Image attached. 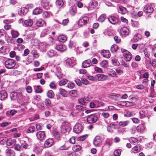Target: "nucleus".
I'll return each instance as SVG.
<instances>
[{
	"instance_id": "46",
	"label": "nucleus",
	"mask_w": 156,
	"mask_h": 156,
	"mask_svg": "<svg viewBox=\"0 0 156 156\" xmlns=\"http://www.w3.org/2000/svg\"><path fill=\"white\" fill-rule=\"evenodd\" d=\"M135 113L134 112H128L125 114L124 116L126 117H130L135 115Z\"/></svg>"
},
{
	"instance_id": "58",
	"label": "nucleus",
	"mask_w": 156,
	"mask_h": 156,
	"mask_svg": "<svg viewBox=\"0 0 156 156\" xmlns=\"http://www.w3.org/2000/svg\"><path fill=\"white\" fill-rule=\"evenodd\" d=\"M67 80H62L59 82V85L60 86L64 85L67 83Z\"/></svg>"
},
{
	"instance_id": "60",
	"label": "nucleus",
	"mask_w": 156,
	"mask_h": 156,
	"mask_svg": "<svg viewBox=\"0 0 156 156\" xmlns=\"http://www.w3.org/2000/svg\"><path fill=\"white\" fill-rule=\"evenodd\" d=\"M38 46L39 48L43 50H44L45 48L46 47L45 45L43 43H40L39 44Z\"/></svg>"
},
{
	"instance_id": "9",
	"label": "nucleus",
	"mask_w": 156,
	"mask_h": 156,
	"mask_svg": "<svg viewBox=\"0 0 156 156\" xmlns=\"http://www.w3.org/2000/svg\"><path fill=\"white\" fill-rule=\"evenodd\" d=\"M55 49L60 52H63L66 49V46L63 44H58L56 45L54 47Z\"/></svg>"
},
{
	"instance_id": "21",
	"label": "nucleus",
	"mask_w": 156,
	"mask_h": 156,
	"mask_svg": "<svg viewBox=\"0 0 156 156\" xmlns=\"http://www.w3.org/2000/svg\"><path fill=\"white\" fill-rule=\"evenodd\" d=\"M140 145H137L132 148L131 150V152L133 153H138L140 151Z\"/></svg>"
},
{
	"instance_id": "41",
	"label": "nucleus",
	"mask_w": 156,
	"mask_h": 156,
	"mask_svg": "<svg viewBox=\"0 0 156 156\" xmlns=\"http://www.w3.org/2000/svg\"><path fill=\"white\" fill-rule=\"evenodd\" d=\"M136 131V127L135 126L131 127L129 130V133L133 134H134Z\"/></svg>"
},
{
	"instance_id": "17",
	"label": "nucleus",
	"mask_w": 156,
	"mask_h": 156,
	"mask_svg": "<svg viewBox=\"0 0 156 156\" xmlns=\"http://www.w3.org/2000/svg\"><path fill=\"white\" fill-rule=\"evenodd\" d=\"M92 63L91 60L88 59L84 61L82 63V66L83 68H87L90 66Z\"/></svg>"
},
{
	"instance_id": "5",
	"label": "nucleus",
	"mask_w": 156,
	"mask_h": 156,
	"mask_svg": "<svg viewBox=\"0 0 156 156\" xmlns=\"http://www.w3.org/2000/svg\"><path fill=\"white\" fill-rule=\"evenodd\" d=\"M83 130V127L81 124L80 123L76 124L74 127L73 131L76 133H81Z\"/></svg>"
},
{
	"instance_id": "29",
	"label": "nucleus",
	"mask_w": 156,
	"mask_h": 156,
	"mask_svg": "<svg viewBox=\"0 0 156 156\" xmlns=\"http://www.w3.org/2000/svg\"><path fill=\"white\" fill-rule=\"evenodd\" d=\"M65 62L66 65L67 66L72 67L73 66L72 61L71 58H67L65 60Z\"/></svg>"
},
{
	"instance_id": "8",
	"label": "nucleus",
	"mask_w": 156,
	"mask_h": 156,
	"mask_svg": "<svg viewBox=\"0 0 156 156\" xmlns=\"http://www.w3.org/2000/svg\"><path fill=\"white\" fill-rule=\"evenodd\" d=\"M88 20L89 19L87 17L84 16L79 20L78 22V24L80 26L85 25L87 24Z\"/></svg>"
},
{
	"instance_id": "18",
	"label": "nucleus",
	"mask_w": 156,
	"mask_h": 156,
	"mask_svg": "<svg viewBox=\"0 0 156 156\" xmlns=\"http://www.w3.org/2000/svg\"><path fill=\"white\" fill-rule=\"evenodd\" d=\"M136 128L137 131L138 133H141L145 129V127L142 124L139 125Z\"/></svg>"
},
{
	"instance_id": "12",
	"label": "nucleus",
	"mask_w": 156,
	"mask_h": 156,
	"mask_svg": "<svg viewBox=\"0 0 156 156\" xmlns=\"http://www.w3.org/2000/svg\"><path fill=\"white\" fill-rule=\"evenodd\" d=\"M109 22L112 24L117 23L119 21L118 18L114 16H111L108 18Z\"/></svg>"
},
{
	"instance_id": "63",
	"label": "nucleus",
	"mask_w": 156,
	"mask_h": 156,
	"mask_svg": "<svg viewBox=\"0 0 156 156\" xmlns=\"http://www.w3.org/2000/svg\"><path fill=\"white\" fill-rule=\"evenodd\" d=\"M15 150L17 151H20L21 148V146L19 144H16L14 147Z\"/></svg>"
},
{
	"instance_id": "35",
	"label": "nucleus",
	"mask_w": 156,
	"mask_h": 156,
	"mask_svg": "<svg viewBox=\"0 0 156 156\" xmlns=\"http://www.w3.org/2000/svg\"><path fill=\"white\" fill-rule=\"evenodd\" d=\"M42 12V9L38 8L35 9L33 11V13L35 15H38L41 13Z\"/></svg>"
},
{
	"instance_id": "42",
	"label": "nucleus",
	"mask_w": 156,
	"mask_h": 156,
	"mask_svg": "<svg viewBox=\"0 0 156 156\" xmlns=\"http://www.w3.org/2000/svg\"><path fill=\"white\" fill-rule=\"evenodd\" d=\"M106 18V16L105 14H102L99 17L98 20L100 22H102L104 21Z\"/></svg>"
},
{
	"instance_id": "16",
	"label": "nucleus",
	"mask_w": 156,
	"mask_h": 156,
	"mask_svg": "<svg viewBox=\"0 0 156 156\" xmlns=\"http://www.w3.org/2000/svg\"><path fill=\"white\" fill-rule=\"evenodd\" d=\"M5 154L6 156H15V153L12 150L7 149L5 151Z\"/></svg>"
},
{
	"instance_id": "22",
	"label": "nucleus",
	"mask_w": 156,
	"mask_h": 156,
	"mask_svg": "<svg viewBox=\"0 0 156 156\" xmlns=\"http://www.w3.org/2000/svg\"><path fill=\"white\" fill-rule=\"evenodd\" d=\"M120 32L122 34L128 35L129 34V30L127 27H124L121 28L120 30Z\"/></svg>"
},
{
	"instance_id": "49",
	"label": "nucleus",
	"mask_w": 156,
	"mask_h": 156,
	"mask_svg": "<svg viewBox=\"0 0 156 156\" xmlns=\"http://www.w3.org/2000/svg\"><path fill=\"white\" fill-rule=\"evenodd\" d=\"M48 97L50 98H52L54 96V94L52 90L48 91L47 93Z\"/></svg>"
},
{
	"instance_id": "34",
	"label": "nucleus",
	"mask_w": 156,
	"mask_h": 156,
	"mask_svg": "<svg viewBox=\"0 0 156 156\" xmlns=\"http://www.w3.org/2000/svg\"><path fill=\"white\" fill-rule=\"evenodd\" d=\"M129 140L131 143L134 144V145L138 143V141L135 137H131L129 138Z\"/></svg>"
},
{
	"instance_id": "3",
	"label": "nucleus",
	"mask_w": 156,
	"mask_h": 156,
	"mask_svg": "<svg viewBox=\"0 0 156 156\" xmlns=\"http://www.w3.org/2000/svg\"><path fill=\"white\" fill-rule=\"evenodd\" d=\"M121 50V52L123 53L125 60L126 61L129 62L132 58V56L131 53L124 48H122Z\"/></svg>"
},
{
	"instance_id": "19",
	"label": "nucleus",
	"mask_w": 156,
	"mask_h": 156,
	"mask_svg": "<svg viewBox=\"0 0 156 156\" xmlns=\"http://www.w3.org/2000/svg\"><path fill=\"white\" fill-rule=\"evenodd\" d=\"M101 55L104 57L109 58L110 57V54L108 50H103L101 51Z\"/></svg>"
},
{
	"instance_id": "14",
	"label": "nucleus",
	"mask_w": 156,
	"mask_h": 156,
	"mask_svg": "<svg viewBox=\"0 0 156 156\" xmlns=\"http://www.w3.org/2000/svg\"><path fill=\"white\" fill-rule=\"evenodd\" d=\"M53 142L54 141L52 139H48L45 141L44 143V146L46 147H50L52 145Z\"/></svg>"
},
{
	"instance_id": "1",
	"label": "nucleus",
	"mask_w": 156,
	"mask_h": 156,
	"mask_svg": "<svg viewBox=\"0 0 156 156\" xmlns=\"http://www.w3.org/2000/svg\"><path fill=\"white\" fill-rule=\"evenodd\" d=\"M5 67L8 69H14L16 66V62L15 60L12 59H8L5 62Z\"/></svg>"
},
{
	"instance_id": "4",
	"label": "nucleus",
	"mask_w": 156,
	"mask_h": 156,
	"mask_svg": "<svg viewBox=\"0 0 156 156\" xmlns=\"http://www.w3.org/2000/svg\"><path fill=\"white\" fill-rule=\"evenodd\" d=\"M98 119L97 115L95 114H93L88 117L87 121L90 123H93L97 121Z\"/></svg>"
},
{
	"instance_id": "32",
	"label": "nucleus",
	"mask_w": 156,
	"mask_h": 156,
	"mask_svg": "<svg viewBox=\"0 0 156 156\" xmlns=\"http://www.w3.org/2000/svg\"><path fill=\"white\" fill-rule=\"evenodd\" d=\"M56 52L53 49H51L47 52V54L50 57H51L56 55Z\"/></svg>"
},
{
	"instance_id": "47",
	"label": "nucleus",
	"mask_w": 156,
	"mask_h": 156,
	"mask_svg": "<svg viewBox=\"0 0 156 156\" xmlns=\"http://www.w3.org/2000/svg\"><path fill=\"white\" fill-rule=\"evenodd\" d=\"M129 123V122L128 121H126L124 122H120L119 123V125L120 126L125 127L127 126Z\"/></svg>"
},
{
	"instance_id": "27",
	"label": "nucleus",
	"mask_w": 156,
	"mask_h": 156,
	"mask_svg": "<svg viewBox=\"0 0 156 156\" xmlns=\"http://www.w3.org/2000/svg\"><path fill=\"white\" fill-rule=\"evenodd\" d=\"M33 21L31 19L26 20L24 22V25L25 26L27 27H30L33 24Z\"/></svg>"
},
{
	"instance_id": "33",
	"label": "nucleus",
	"mask_w": 156,
	"mask_h": 156,
	"mask_svg": "<svg viewBox=\"0 0 156 156\" xmlns=\"http://www.w3.org/2000/svg\"><path fill=\"white\" fill-rule=\"evenodd\" d=\"M120 96L119 94H112L109 95L108 97L109 98L114 100H116L117 98Z\"/></svg>"
},
{
	"instance_id": "51",
	"label": "nucleus",
	"mask_w": 156,
	"mask_h": 156,
	"mask_svg": "<svg viewBox=\"0 0 156 156\" xmlns=\"http://www.w3.org/2000/svg\"><path fill=\"white\" fill-rule=\"evenodd\" d=\"M118 49V46L116 45H113L111 48V50L113 53L116 52Z\"/></svg>"
},
{
	"instance_id": "50",
	"label": "nucleus",
	"mask_w": 156,
	"mask_h": 156,
	"mask_svg": "<svg viewBox=\"0 0 156 156\" xmlns=\"http://www.w3.org/2000/svg\"><path fill=\"white\" fill-rule=\"evenodd\" d=\"M119 9L120 12L122 14H124L127 12L126 8L122 6H119Z\"/></svg>"
},
{
	"instance_id": "28",
	"label": "nucleus",
	"mask_w": 156,
	"mask_h": 156,
	"mask_svg": "<svg viewBox=\"0 0 156 156\" xmlns=\"http://www.w3.org/2000/svg\"><path fill=\"white\" fill-rule=\"evenodd\" d=\"M108 73L109 75L111 76L117 77L116 72L112 69H110L108 70Z\"/></svg>"
},
{
	"instance_id": "30",
	"label": "nucleus",
	"mask_w": 156,
	"mask_h": 156,
	"mask_svg": "<svg viewBox=\"0 0 156 156\" xmlns=\"http://www.w3.org/2000/svg\"><path fill=\"white\" fill-rule=\"evenodd\" d=\"M10 96L11 100L14 101L17 98L18 94L16 92H14L11 93Z\"/></svg>"
},
{
	"instance_id": "54",
	"label": "nucleus",
	"mask_w": 156,
	"mask_h": 156,
	"mask_svg": "<svg viewBox=\"0 0 156 156\" xmlns=\"http://www.w3.org/2000/svg\"><path fill=\"white\" fill-rule=\"evenodd\" d=\"M121 150L118 149L115 150L114 152V154L115 156H119L121 154Z\"/></svg>"
},
{
	"instance_id": "38",
	"label": "nucleus",
	"mask_w": 156,
	"mask_h": 156,
	"mask_svg": "<svg viewBox=\"0 0 156 156\" xmlns=\"http://www.w3.org/2000/svg\"><path fill=\"white\" fill-rule=\"evenodd\" d=\"M100 64L101 67L104 68H106L107 67L108 64L107 61L103 60L100 62Z\"/></svg>"
},
{
	"instance_id": "37",
	"label": "nucleus",
	"mask_w": 156,
	"mask_h": 156,
	"mask_svg": "<svg viewBox=\"0 0 156 156\" xmlns=\"http://www.w3.org/2000/svg\"><path fill=\"white\" fill-rule=\"evenodd\" d=\"M112 64L115 66H119L120 65L119 62L117 59L114 58L112 59Z\"/></svg>"
},
{
	"instance_id": "52",
	"label": "nucleus",
	"mask_w": 156,
	"mask_h": 156,
	"mask_svg": "<svg viewBox=\"0 0 156 156\" xmlns=\"http://www.w3.org/2000/svg\"><path fill=\"white\" fill-rule=\"evenodd\" d=\"M20 146H21V149L23 148L26 149L27 148L28 145L25 141H22Z\"/></svg>"
},
{
	"instance_id": "7",
	"label": "nucleus",
	"mask_w": 156,
	"mask_h": 156,
	"mask_svg": "<svg viewBox=\"0 0 156 156\" xmlns=\"http://www.w3.org/2000/svg\"><path fill=\"white\" fill-rule=\"evenodd\" d=\"M96 79L99 81H104L108 79V76L106 75L98 74L95 75Z\"/></svg>"
},
{
	"instance_id": "39",
	"label": "nucleus",
	"mask_w": 156,
	"mask_h": 156,
	"mask_svg": "<svg viewBox=\"0 0 156 156\" xmlns=\"http://www.w3.org/2000/svg\"><path fill=\"white\" fill-rule=\"evenodd\" d=\"M53 134L55 138L56 139L59 140L61 136L59 132L55 130L53 132Z\"/></svg>"
},
{
	"instance_id": "25",
	"label": "nucleus",
	"mask_w": 156,
	"mask_h": 156,
	"mask_svg": "<svg viewBox=\"0 0 156 156\" xmlns=\"http://www.w3.org/2000/svg\"><path fill=\"white\" fill-rule=\"evenodd\" d=\"M36 24L37 26L41 27L45 25V22L43 20L39 19L37 21Z\"/></svg>"
},
{
	"instance_id": "26",
	"label": "nucleus",
	"mask_w": 156,
	"mask_h": 156,
	"mask_svg": "<svg viewBox=\"0 0 156 156\" xmlns=\"http://www.w3.org/2000/svg\"><path fill=\"white\" fill-rule=\"evenodd\" d=\"M82 148L80 146L78 145H74L73 146L72 150L74 151L77 152L80 151Z\"/></svg>"
},
{
	"instance_id": "44",
	"label": "nucleus",
	"mask_w": 156,
	"mask_h": 156,
	"mask_svg": "<svg viewBox=\"0 0 156 156\" xmlns=\"http://www.w3.org/2000/svg\"><path fill=\"white\" fill-rule=\"evenodd\" d=\"M31 53L35 58H38L39 55V54L37 52V50H32Z\"/></svg>"
},
{
	"instance_id": "45",
	"label": "nucleus",
	"mask_w": 156,
	"mask_h": 156,
	"mask_svg": "<svg viewBox=\"0 0 156 156\" xmlns=\"http://www.w3.org/2000/svg\"><path fill=\"white\" fill-rule=\"evenodd\" d=\"M11 33L12 36L13 38L17 37L19 34L18 32L15 30H12Z\"/></svg>"
},
{
	"instance_id": "24",
	"label": "nucleus",
	"mask_w": 156,
	"mask_h": 156,
	"mask_svg": "<svg viewBox=\"0 0 156 156\" xmlns=\"http://www.w3.org/2000/svg\"><path fill=\"white\" fill-rule=\"evenodd\" d=\"M98 5V2L95 0H93L89 4L90 9H93L97 7Z\"/></svg>"
},
{
	"instance_id": "55",
	"label": "nucleus",
	"mask_w": 156,
	"mask_h": 156,
	"mask_svg": "<svg viewBox=\"0 0 156 156\" xmlns=\"http://www.w3.org/2000/svg\"><path fill=\"white\" fill-rule=\"evenodd\" d=\"M35 129V127L31 126L29 127L27 130V133H32L34 132Z\"/></svg>"
},
{
	"instance_id": "64",
	"label": "nucleus",
	"mask_w": 156,
	"mask_h": 156,
	"mask_svg": "<svg viewBox=\"0 0 156 156\" xmlns=\"http://www.w3.org/2000/svg\"><path fill=\"white\" fill-rule=\"evenodd\" d=\"M116 73L119 75H121L123 73V72L119 68H117L115 69Z\"/></svg>"
},
{
	"instance_id": "36",
	"label": "nucleus",
	"mask_w": 156,
	"mask_h": 156,
	"mask_svg": "<svg viewBox=\"0 0 156 156\" xmlns=\"http://www.w3.org/2000/svg\"><path fill=\"white\" fill-rule=\"evenodd\" d=\"M59 92L62 96L64 97L67 96V92L64 89H59Z\"/></svg>"
},
{
	"instance_id": "61",
	"label": "nucleus",
	"mask_w": 156,
	"mask_h": 156,
	"mask_svg": "<svg viewBox=\"0 0 156 156\" xmlns=\"http://www.w3.org/2000/svg\"><path fill=\"white\" fill-rule=\"evenodd\" d=\"M45 103L47 106H49L51 105V101L49 99H46L45 101Z\"/></svg>"
},
{
	"instance_id": "23",
	"label": "nucleus",
	"mask_w": 156,
	"mask_h": 156,
	"mask_svg": "<svg viewBox=\"0 0 156 156\" xmlns=\"http://www.w3.org/2000/svg\"><path fill=\"white\" fill-rule=\"evenodd\" d=\"M69 12L72 16H74L76 12V7L75 6L71 7L69 8Z\"/></svg>"
},
{
	"instance_id": "57",
	"label": "nucleus",
	"mask_w": 156,
	"mask_h": 156,
	"mask_svg": "<svg viewBox=\"0 0 156 156\" xmlns=\"http://www.w3.org/2000/svg\"><path fill=\"white\" fill-rule=\"evenodd\" d=\"M35 91L36 93H41L42 92L41 87L40 86H37L35 89Z\"/></svg>"
},
{
	"instance_id": "20",
	"label": "nucleus",
	"mask_w": 156,
	"mask_h": 156,
	"mask_svg": "<svg viewBox=\"0 0 156 156\" xmlns=\"http://www.w3.org/2000/svg\"><path fill=\"white\" fill-rule=\"evenodd\" d=\"M7 96L6 92L5 90H1L0 91V100H3L5 99Z\"/></svg>"
},
{
	"instance_id": "40",
	"label": "nucleus",
	"mask_w": 156,
	"mask_h": 156,
	"mask_svg": "<svg viewBox=\"0 0 156 156\" xmlns=\"http://www.w3.org/2000/svg\"><path fill=\"white\" fill-rule=\"evenodd\" d=\"M56 5L59 7H62L64 4L62 0H57L55 2Z\"/></svg>"
},
{
	"instance_id": "2",
	"label": "nucleus",
	"mask_w": 156,
	"mask_h": 156,
	"mask_svg": "<svg viewBox=\"0 0 156 156\" xmlns=\"http://www.w3.org/2000/svg\"><path fill=\"white\" fill-rule=\"evenodd\" d=\"M70 124L67 122H63L61 127V132L62 133H68L70 131Z\"/></svg>"
},
{
	"instance_id": "31",
	"label": "nucleus",
	"mask_w": 156,
	"mask_h": 156,
	"mask_svg": "<svg viewBox=\"0 0 156 156\" xmlns=\"http://www.w3.org/2000/svg\"><path fill=\"white\" fill-rule=\"evenodd\" d=\"M6 141L7 145L9 146L14 144L16 142V140L14 139L12 140L9 139H7Z\"/></svg>"
},
{
	"instance_id": "43",
	"label": "nucleus",
	"mask_w": 156,
	"mask_h": 156,
	"mask_svg": "<svg viewBox=\"0 0 156 156\" xmlns=\"http://www.w3.org/2000/svg\"><path fill=\"white\" fill-rule=\"evenodd\" d=\"M59 41L62 42H65L66 40V36L64 35H60L58 38Z\"/></svg>"
},
{
	"instance_id": "56",
	"label": "nucleus",
	"mask_w": 156,
	"mask_h": 156,
	"mask_svg": "<svg viewBox=\"0 0 156 156\" xmlns=\"http://www.w3.org/2000/svg\"><path fill=\"white\" fill-rule=\"evenodd\" d=\"M140 34L135 35L133 37V39L135 41V42H136L141 39L140 37Z\"/></svg>"
},
{
	"instance_id": "62",
	"label": "nucleus",
	"mask_w": 156,
	"mask_h": 156,
	"mask_svg": "<svg viewBox=\"0 0 156 156\" xmlns=\"http://www.w3.org/2000/svg\"><path fill=\"white\" fill-rule=\"evenodd\" d=\"M145 112L143 111H140L139 112L140 115V118L142 119L145 117V115L144 114Z\"/></svg>"
},
{
	"instance_id": "15",
	"label": "nucleus",
	"mask_w": 156,
	"mask_h": 156,
	"mask_svg": "<svg viewBox=\"0 0 156 156\" xmlns=\"http://www.w3.org/2000/svg\"><path fill=\"white\" fill-rule=\"evenodd\" d=\"M58 149L60 151L67 150L69 148V147H67L65 144L61 145L60 143H59L58 145Z\"/></svg>"
},
{
	"instance_id": "10",
	"label": "nucleus",
	"mask_w": 156,
	"mask_h": 156,
	"mask_svg": "<svg viewBox=\"0 0 156 156\" xmlns=\"http://www.w3.org/2000/svg\"><path fill=\"white\" fill-rule=\"evenodd\" d=\"M36 135L38 139L40 141L44 139L45 137V133L43 131H40L37 132Z\"/></svg>"
},
{
	"instance_id": "59",
	"label": "nucleus",
	"mask_w": 156,
	"mask_h": 156,
	"mask_svg": "<svg viewBox=\"0 0 156 156\" xmlns=\"http://www.w3.org/2000/svg\"><path fill=\"white\" fill-rule=\"evenodd\" d=\"M122 103H125V105L126 106H130L133 105V103L131 102L128 101H124Z\"/></svg>"
},
{
	"instance_id": "53",
	"label": "nucleus",
	"mask_w": 156,
	"mask_h": 156,
	"mask_svg": "<svg viewBox=\"0 0 156 156\" xmlns=\"http://www.w3.org/2000/svg\"><path fill=\"white\" fill-rule=\"evenodd\" d=\"M27 11V9L26 8H23L22 9H21L19 13L21 15H24V14L26 13Z\"/></svg>"
},
{
	"instance_id": "6",
	"label": "nucleus",
	"mask_w": 156,
	"mask_h": 156,
	"mask_svg": "<svg viewBox=\"0 0 156 156\" xmlns=\"http://www.w3.org/2000/svg\"><path fill=\"white\" fill-rule=\"evenodd\" d=\"M102 144L101 138L99 136H96L93 141V144L95 146L100 147Z\"/></svg>"
},
{
	"instance_id": "11",
	"label": "nucleus",
	"mask_w": 156,
	"mask_h": 156,
	"mask_svg": "<svg viewBox=\"0 0 156 156\" xmlns=\"http://www.w3.org/2000/svg\"><path fill=\"white\" fill-rule=\"evenodd\" d=\"M153 8L151 6L148 5H145L143 10L144 12L147 13H151L153 12Z\"/></svg>"
},
{
	"instance_id": "48",
	"label": "nucleus",
	"mask_w": 156,
	"mask_h": 156,
	"mask_svg": "<svg viewBox=\"0 0 156 156\" xmlns=\"http://www.w3.org/2000/svg\"><path fill=\"white\" fill-rule=\"evenodd\" d=\"M69 94L73 97H76L77 96V92L76 90H72L69 92Z\"/></svg>"
},
{
	"instance_id": "13",
	"label": "nucleus",
	"mask_w": 156,
	"mask_h": 156,
	"mask_svg": "<svg viewBox=\"0 0 156 156\" xmlns=\"http://www.w3.org/2000/svg\"><path fill=\"white\" fill-rule=\"evenodd\" d=\"M41 5L44 8L46 9H49V2L47 0H43L41 2Z\"/></svg>"
}]
</instances>
